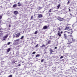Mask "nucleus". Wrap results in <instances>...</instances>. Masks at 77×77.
<instances>
[{"label": "nucleus", "instance_id": "55", "mask_svg": "<svg viewBox=\"0 0 77 77\" xmlns=\"http://www.w3.org/2000/svg\"><path fill=\"white\" fill-rule=\"evenodd\" d=\"M62 60L63 61H64V59H62Z\"/></svg>", "mask_w": 77, "mask_h": 77}, {"label": "nucleus", "instance_id": "53", "mask_svg": "<svg viewBox=\"0 0 77 77\" xmlns=\"http://www.w3.org/2000/svg\"><path fill=\"white\" fill-rule=\"evenodd\" d=\"M67 33L70 34V32H67Z\"/></svg>", "mask_w": 77, "mask_h": 77}, {"label": "nucleus", "instance_id": "5", "mask_svg": "<svg viewBox=\"0 0 77 77\" xmlns=\"http://www.w3.org/2000/svg\"><path fill=\"white\" fill-rule=\"evenodd\" d=\"M38 18H42V17H43L42 14H38Z\"/></svg>", "mask_w": 77, "mask_h": 77}, {"label": "nucleus", "instance_id": "62", "mask_svg": "<svg viewBox=\"0 0 77 77\" xmlns=\"http://www.w3.org/2000/svg\"><path fill=\"white\" fill-rule=\"evenodd\" d=\"M70 36H72V35H71Z\"/></svg>", "mask_w": 77, "mask_h": 77}, {"label": "nucleus", "instance_id": "21", "mask_svg": "<svg viewBox=\"0 0 77 77\" xmlns=\"http://www.w3.org/2000/svg\"><path fill=\"white\" fill-rule=\"evenodd\" d=\"M24 36H21V38H20V39H23V38H24Z\"/></svg>", "mask_w": 77, "mask_h": 77}, {"label": "nucleus", "instance_id": "36", "mask_svg": "<svg viewBox=\"0 0 77 77\" xmlns=\"http://www.w3.org/2000/svg\"><path fill=\"white\" fill-rule=\"evenodd\" d=\"M21 65V63H20L18 65V66H20Z\"/></svg>", "mask_w": 77, "mask_h": 77}, {"label": "nucleus", "instance_id": "42", "mask_svg": "<svg viewBox=\"0 0 77 77\" xmlns=\"http://www.w3.org/2000/svg\"><path fill=\"white\" fill-rule=\"evenodd\" d=\"M65 39H67V40H68V41H69V39L68 38H66Z\"/></svg>", "mask_w": 77, "mask_h": 77}, {"label": "nucleus", "instance_id": "32", "mask_svg": "<svg viewBox=\"0 0 77 77\" xmlns=\"http://www.w3.org/2000/svg\"><path fill=\"white\" fill-rule=\"evenodd\" d=\"M2 18V16L0 15V20H1Z\"/></svg>", "mask_w": 77, "mask_h": 77}, {"label": "nucleus", "instance_id": "3", "mask_svg": "<svg viewBox=\"0 0 77 77\" xmlns=\"http://www.w3.org/2000/svg\"><path fill=\"white\" fill-rule=\"evenodd\" d=\"M58 20L60 21H62L63 20H65V19H63V18H58Z\"/></svg>", "mask_w": 77, "mask_h": 77}, {"label": "nucleus", "instance_id": "14", "mask_svg": "<svg viewBox=\"0 0 77 77\" xmlns=\"http://www.w3.org/2000/svg\"><path fill=\"white\" fill-rule=\"evenodd\" d=\"M10 50H11V48H8V49H7V53H9V51H10Z\"/></svg>", "mask_w": 77, "mask_h": 77}, {"label": "nucleus", "instance_id": "40", "mask_svg": "<svg viewBox=\"0 0 77 77\" xmlns=\"http://www.w3.org/2000/svg\"><path fill=\"white\" fill-rule=\"evenodd\" d=\"M64 36V38H67L66 35H65V36Z\"/></svg>", "mask_w": 77, "mask_h": 77}, {"label": "nucleus", "instance_id": "10", "mask_svg": "<svg viewBox=\"0 0 77 77\" xmlns=\"http://www.w3.org/2000/svg\"><path fill=\"white\" fill-rule=\"evenodd\" d=\"M48 27L47 26H45L43 27V29L45 30V29H47Z\"/></svg>", "mask_w": 77, "mask_h": 77}, {"label": "nucleus", "instance_id": "11", "mask_svg": "<svg viewBox=\"0 0 77 77\" xmlns=\"http://www.w3.org/2000/svg\"><path fill=\"white\" fill-rule=\"evenodd\" d=\"M41 56V55H40L39 54H37L36 55V56H35V58H36V57H39V56Z\"/></svg>", "mask_w": 77, "mask_h": 77}, {"label": "nucleus", "instance_id": "9", "mask_svg": "<svg viewBox=\"0 0 77 77\" xmlns=\"http://www.w3.org/2000/svg\"><path fill=\"white\" fill-rule=\"evenodd\" d=\"M70 31L69 32L70 34H72V33H73V31L72 30V29H70Z\"/></svg>", "mask_w": 77, "mask_h": 77}, {"label": "nucleus", "instance_id": "54", "mask_svg": "<svg viewBox=\"0 0 77 77\" xmlns=\"http://www.w3.org/2000/svg\"><path fill=\"white\" fill-rule=\"evenodd\" d=\"M15 70L16 69H17V68H16L15 69H14Z\"/></svg>", "mask_w": 77, "mask_h": 77}, {"label": "nucleus", "instance_id": "26", "mask_svg": "<svg viewBox=\"0 0 77 77\" xmlns=\"http://www.w3.org/2000/svg\"><path fill=\"white\" fill-rule=\"evenodd\" d=\"M19 49H20V48H19V47H17L16 48L17 50H19Z\"/></svg>", "mask_w": 77, "mask_h": 77}, {"label": "nucleus", "instance_id": "17", "mask_svg": "<svg viewBox=\"0 0 77 77\" xmlns=\"http://www.w3.org/2000/svg\"><path fill=\"white\" fill-rule=\"evenodd\" d=\"M57 30H59V31L61 30V29H60V27H59L57 28Z\"/></svg>", "mask_w": 77, "mask_h": 77}, {"label": "nucleus", "instance_id": "23", "mask_svg": "<svg viewBox=\"0 0 77 77\" xmlns=\"http://www.w3.org/2000/svg\"><path fill=\"white\" fill-rule=\"evenodd\" d=\"M19 53H20V52H19L17 51V53H16V54H17V55H19Z\"/></svg>", "mask_w": 77, "mask_h": 77}, {"label": "nucleus", "instance_id": "25", "mask_svg": "<svg viewBox=\"0 0 77 77\" xmlns=\"http://www.w3.org/2000/svg\"><path fill=\"white\" fill-rule=\"evenodd\" d=\"M37 33H38V31H36L34 33V34L35 35H36V34H37Z\"/></svg>", "mask_w": 77, "mask_h": 77}, {"label": "nucleus", "instance_id": "13", "mask_svg": "<svg viewBox=\"0 0 77 77\" xmlns=\"http://www.w3.org/2000/svg\"><path fill=\"white\" fill-rule=\"evenodd\" d=\"M56 66H54V67L53 68V69H52L53 71H55V69H56Z\"/></svg>", "mask_w": 77, "mask_h": 77}, {"label": "nucleus", "instance_id": "8", "mask_svg": "<svg viewBox=\"0 0 77 77\" xmlns=\"http://www.w3.org/2000/svg\"><path fill=\"white\" fill-rule=\"evenodd\" d=\"M20 39L19 38L18 39L15 40H14V43L16 42H18V41H20Z\"/></svg>", "mask_w": 77, "mask_h": 77}, {"label": "nucleus", "instance_id": "60", "mask_svg": "<svg viewBox=\"0 0 77 77\" xmlns=\"http://www.w3.org/2000/svg\"><path fill=\"white\" fill-rule=\"evenodd\" d=\"M56 11H57V10H55V11H54V12H56Z\"/></svg>", "mask_w": 77, "mask_h": 77}, {"label": "nucleus", "instance_id": "41", "mask_svg": "<svg viewBox=\"0 0 77 77\" xmlns=\"http://www.w3.org/2000/svg\"><path fill=\"white\" fill-rule=\"evenodd\" d=\"M15 63V61H12V63Z\"/></svg>", "mask_w": 77, "mask_h": 77}, {"label": "nucleus", "instance_id": "64", "mask_svg": "<svg viewBox=\"0 0 77 77\" xmlns=\"http://www.w3.org/2000/svg\"><path fill=\"white\" fill-rule=\"evenodd\" d=\"M29 59H30V58H29Z\"/></svg>", "mask_w": 77, "mask_h": 77}, {"label": "nucleus", "instance_id": "44", "mask_svg": "<svg viewBox=\"0 0 77 77\" xmlns=\"http://www.w3.org/2000/svg\"><path fill=\"white\" fill-rule=\"evenodd\" d=\"M2 23V20H0V25H2V23Z\"/></svg>", "mask_w": 77, "mask_h": 77}, {"label": "nucleus", "instance_id": "61", "mask_svg": "<svg viewBox=\"0 0 77 77\" xmlns=\"http://www.w3.org/2000/svg\"><path fill=\"white\" fill-rule=\"evenodd\" d=\"M71 68H74V66H73V67H71Z\"/></svg>", "mask_w": 77, "mask_h": 77}, {"label": "nucleus", "instance_id": "18", "mask_svg": "<svg viewBox=\"0 0 77 77\" xmlns=\"http://www.w3.org/2000/svg\"><path fill=\"white\" fill-rule=\"evenodd\" d=\"M17 4H14L13 5V8H15V7H17Z\"/></svg>", "mask_w": 77, "mask_h": 77}, {"label": "nucleus", "instance_id": "28", "mask_svg": "<svg viewBox=\"0 0 77 77\" xmlns=\"http://www.w3.org/2000/svg\"><path fill=\"white\" fill-rule=\"evenodd\" d=\"M50 42H51V41H50V40H49L48 41V44H50Z\"/></svg>", "mask_w": 77, "mask_h": 77}, {"label": "nucleus", "instance_id": "27", "mask_svg": "<svg viewBox=\"0 0 77 77\" xmlns=\"http://www.w3.org/2000/svg\"><path fill=\"white\" fill-rule=\"evenodd\" d=\"M35 53H36V52H35V51H34L32 53V54H35Z\"/></svg>", "mask_w": 77, "mask_h": 77}, {"label": "nucleus", "instance_id": "57", "mask_svg": "<svg viewBox=\"0 0 77 77\" xmlns=\"http://www.w3.org/2000/svg\"><path fill=\"white\" fill-rule=\"evenodd\" d=\"M26 66H24V68H26Z\"/></svg>", "mask_w": 77, "mask_h": 77}, {"label": "nucleus", "instance_id": "48", "mask_svg": "<svg viewBox=\"0 0 77 77\" xmlns=\"http://www.w3.org/2000/svg\"><path fill=\"white\" fill-rule=\"evenodd\" d=\"M3 7H2V6L0 7V9H2Z\"/></svg>", "mask_w": 77, "mask_h": 77}, {"label": "nucleus", "instance_id": "33", "mask_svg": "<svg viewBox=\"0 0 77 77\" xmlns=\"http://www.w3.org/2000/svg\"><path fill=\"white\" fill-rule=\"evenodd\" d=\"M49 12H51V9H50L49 11Z\"/></svg>", "mask_w": 77, "mask_h": 77}, {"label": "nucleus", "instance_id": "4", "mask_svg": "<svg viewBox=\"0 0 77 77\" xmlns=\"http://www.w3.org/2000/svg\"><path fill=\"white\" fill-rule=\"evenodd\" d=\"M3 28L2 27L0 26V34H1L3 32Z\"/></svg>", "mask_w": 77, "mask_h": 77}, {"label": "nucleus", "instance_id": "52", "mask_svg": "<svg viewBox=\"0 0 77 77\" xmlns=\"http://www.w3.org/2000/svg\"><path fill=\"white\" fill-rule=\"evenodd\" d=\"M52 38H55V37L54 36H52Z\"/></svg>", "mask_w": 77, "mask_h": 77}, {"label": "nucleus", "instance_id": "19", "mask_svg": "<svg viewBox=\"0 0 77 77\" xmlns=\"http://www.w3.org/2000/svg\"><path fill=\"white\" fill-rule=\"evenodd\" d=\"M45 47V45H43L42 46H40V47L41 48H42L43 47Z\"/></svg>", "mask_w": 77, "mask_h": 77}, {"label": "nucleus", "instance_id": "35", "mask_svg": "<svg viewBox=\"0 0 77 77\" xmlns=\"http://www.w3.org/2000/svg\"><path fill=\"white\" fill-rule=\"evenodd\" d=\"M69 3H70V2H69V1L67 2V5H68Z\"/></svg>", "mask_w": 77, "mask_h": 77}, {"label": "nucleus", "instance_id": "24", "mask_svg": "<svg viewBox=\"0 0 77 77\" xmlns=\"http://www.w3.org/2000/svg\"><path fill=\"white\" fill-rule=\"evenodd\" d=\"M69 29V28L68 27H66L65 29V30H68Z\"/></svg>", "mask_w": 77, "mask_h": 77}, {"label": "nucleus", "instance_id": "22", "mask_svg": "<svg viewBox=\"0 0 77 77\" xmlns=\"http://www.w3.org/2000/svg\"><path fill=\"white\" fill-rule=\"evenodd\" d=\"M67 32V31H65V32H63V33H64V34H63V35H64V36H65V35H66V34H65V32Z\"/></svg>", "mask_w": 77, "mask_h": 77}, {"label": "nucleus", "instance_id": "59", "mask_svg": "<svg viewBox=\"0 0 77 77\" xmlns=\"http://www.w3.org/2000/svg\"><path fill=\"white\" fill-rule=\"evenodd\" d=\"M39 20H42V19H39Z\"/></svg>", "mask_w": 77, "mask_h": 77}, {"label": "nucleus", "instance_id": "2", "mask_svg": "<svg viewBox=\"0 0 77 77\" xmlns=\"http://www.w3.org/2000/svg\"><path fill=\"white\" fill-rule=\"evenodd\" d=\"M75 39H74V38H72L71 39V41L70 43L71 44V43H72V42H75Z\"/></svg>", "mask_w": 77, "mask_h": 77}, {"label": "nucleus", "instance_id": "37", "mask_svg": "<svg viewBox=\"0 0 77 77\" xmlns=\"http://www.w3.org/2000/svg\"><path fill=\"white\" fill-rule=\"evenodd\" d=\"M35 47H38V44H37L35 46Z\"/></svg>", "mask_w": 77, "mask_h": 77}, {"label": "nucleus", "instance_id": "7", "mask_svg": "<svg viewBox=\"0 0 77 77\" xmlns=\"http://www.w3.org/2000/svg\"><path fill=\"white\" fill-rule=\"evenodd\" d=\"M49 51L51 53H54V51H53V49H50L49 50Z\"/></svg>", "mask_w": 77, "mask_h": 77}, {"label": "nucleus", "instance_id": "38", "mask_svg": "<svg viewBox=\"0 0 77 77\" xmlns=\"http://www.w3.org/2000/svg\"><path fill=\"white\" fill-rule=\"evenodd\" d=\"M62 58H63V56H61L60 57V59H62Z\"/></svg>", "mask_w": 77, "mask_h": 77}, {"label": "nucleus", "instance_id": "12", "mask_svg": "<svg viewBox=\"0 0 77 77\" xmlns=\"http://www.w3.org/2000/svg\"><path fill=\"white\" fill-rule=\"evenodd\" d=\"M57 35L59 36L60 37L62 36V35H61V34L60 33V32H58L57 33Z\"/></svg>", "mask_w": 77, "mask_h": 77}, {"label": "nucleus", "instance_id": "49", "mask_svg": "<svg viewBox=\"0 0 77 77\" xmlns=\"http://www.w3.org/2000/svg\"><path fill=\"white\" fill-rule=\"evenodd\" d=\"M42 8H41V7H39V9H42Z\"/></svg>", "mask_w": 77, "mask_h": 77}, {"label": "nucleus", "instance_id": "30", "mask_svg": "<svg viewBox=\"0 0 77 77\" xmlns=\"http://www.w3.org/2000/svg\"><path fill=\"white\" fill-rule=\"evenodd\" d=\"M10 44H11V42H8V44H7V45H10Z\"/></svg>", "mask_w": 77, "mask_h": 77}, {"label": "nucleus", "instance_id": "1", "mask_svg": "<svg viewBox=\"0 0 77 77\" xmlns=\"http://www.w3.org/2000/svg\"><path fill=\"white\" fill-rule=\"evenodd\" d=\"M21 32H18L17 34H14L13 38H19L20 36Z\"/></svg>", "mask_w": 77, "mask_h": 77}, {"label": "nucleus", "instance_id": "63", "mask_svg": "<svg viewBox=\"0 0 77 77\" xmlns=\"http://www.w3.org/2000/svg\"><path fill=\"white\" fill-rule=\"evenodd\" d=\"M70 0H67V1H69Z\"/></svg>", "mask_w": 77, "mask_h": 77}, {"label": "nucleus", "instance_id": "46", "mask_svg": "<svg viewBox=\"0 0 77 77\" xmlns=\"http://www.w3.org/2000/svg\"><path fill=\"white\" fill-rule=\"evenodd\" d=\"M57 47H55L54 48V49H57Z\"/></svg>", "mask_w": 77, "mask_h": 77}, {"label": "nucleus", "instance_id": "43", "mask_svg": "<svg viewBox=\"0 0 77 77\" xmlns=\"http://www.w3.org/2000/svg\"><path fill=\"white\" fill-rule=\"evenodd\" d=\"M52 36H50V39H52V38H51Z\"/></svg>", "mask_w": 77, "mask_h": 77}, {"label": "nucleus", "instance_id": "29", "mask_svg": "<svg viewBox=\"0 0 77 77\" xmlns=\"http://www.w3.org/2000/svg\"><path fill=\"white\" fill-rule=\"evenodd\" d=\"M5 39H6V38H4V37H3V41H5Z\"/></svg>", "mask_w": 77, "mask_h": 77}, {"label": "nucleus", "instance_id": "56", "mask_svg": "<svg viewBox=\"0 0 77 77\" xmlns=\"http://www.w3.org/2000/svg\"><path fill=\"white\" fill-rule=\"evenodd\" d=\"M32 57H33L34 56V55H32L31 56Z\"/></svg>", "mask_w": 77, "mask_h": 77}, {"label": "nucleus", "instance_id": "34", "mask_svg": "<svg viewBox=\"0 0 77 77\" xmlns=\"http://www.w3.org/2000/svg\"><path fill=\"white\" fill-rule=\"evenodd\" d=\"M44 61V59H42V60H41V62H42Z\"/></svg>", "mask_w": 77, "mask_h": 77}, {"label": "nucleus", "instance_id": "47", "mask_svg": "<svg viewBox=\"0 0 77 77\" xmlns=\"http://www.w3.org/2000/svg\"><path fill=\"white\" fill-rule=\"evenodd\" d=\"M60 63V62H56V63Z\"/></svg>", "mask_w": 77, "mask_h": 77}, {"label": "nucleus", "instance_id": "50", "mask_svg": "<svg viewBox=\"0 0 77 77\" xmlns=\"http://www.w3.org/2000/svg\"><path fill=\"white\" fill-rule=\"evenodd\" d=\"M69 11H71V9L69 8Z\"/></svg>", "mask_w": 77, "mask_h": 77}, {"label": "nucleus", "instance_id": "51", "mask_svg": "<svg viewBox=\"0 0 77 77\" xmlns=\"http://www.w3.org/2000/svg\"><path fill=\"white\" fill-rule=\"evenodd\" d=\"M61 34H62V33H63V32L61 31L60 32Z\"/></svg>", "mask_w": 77, "mask_h": 77}, {"label": "nucleus", "instance_id": "45", "mask_svg": "<svg viewBox=\"0 0 77 77\" xmlns=\"http://www.w3.org/2000/svg\"><path fill=\"white\" fill-rule=\"evenodd\" d=\"M11 24H9V27H11Z\"/></svg>", "mask_w": 77, "mask_h": 77}, {"label": "nucleus", "instance_id": "58", "mask_svg": "<svg viewBox=\"0 0 77 77\" xmlns=\"http://www.w3.org/2000/svg\"><path fill=\"white\" fill-rule=\"evenodd\" d=\"M7 45V44H5L4 45Z\"/></svg>", "mask_w": 77, "mask_h": 77}, {"label": "nucleus", "instance_id": "31", "mask_svg": "<svg viewBox=\"0 0 77 77\" xmlns=\"http://www.w3.org/2000/svg\"><path fill=\"white\" fill-rule=\"evenodd\" d=\"M8 77H12V75H10L8 76Z\"/></svg>", "mask_w": 77, "mask_h": 77}, {"label": "nucleus", "instance_id": "15", "mask_svg": "<svg viewBox=\"0 0 77 77\" xmlns=\"http://www.w3.org/2000/svg\"><path fill=\"white\" fill-rule=\"evenodd\" d=\"M8 34H7V35H5L4 36V37L5 38H8Z\"/></svg>", "mask_w": 77, "mask_h": 77}, {"label": "nucleus", "instance_id": "6", "mask_svg": "<svg viewBox=\"0 0 77 77\" xmlns=\"http://www.w3.org/2000/svg\"><path fill=\"white\" fill-rule=\"evenodd\" d=\"M14 14L15 15H17L18 14V11H14Z\"/></svg>", "mask_w": 77, "mask_h": 77}, {"label": "nucleus", "instance_id": "16", "mask_svg": "<svg viewBox=\"0 0 77 77\" xmlns=\"http://www.w3.org/2000/svg\"><path fill=\"white\" fill-rule=\"evenodd\" d=\"M18 6H21V3L20 2H18L17 3Z\"/></svg>", "mask_w": 77, "mask_h": 77}, {"label": "nucleus", "instance_id": "20", "mask_svg": "<svg viewBox=\"0 0 77 77\" xmlns=\"http://www.w3.org/2000/svg\"><path fill=\"white\" fill-rule=\"evenodd\" d=\"M60 4H59V5H57V9L59 8V7H60Z\"/></svg>", "mask_w": 77, "mask_h": 77}, {"label": "nucleus", "instance_id": "39", "mask_svg": "<svg viewBox=\"0 0 77 77\" xmlns=\"http://www.w3.org/2000/svg\"><path fill=\"white\" fill-rule=\"evenodd\" d=\"M33 16H32L31 17V19H33Z\"/></svg>", "mask_w": 77, "mask_h": 77}]
</instances>
